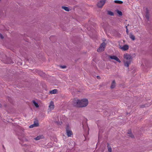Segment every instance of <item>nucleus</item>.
I'll use <instances>...</instances> for the list:
<instances>
[{
  "label": "nucleus",
  "mask_w": 152,
  "mask_h": 152,
  "mask_svg": "<svg viewBox=\"0 0 152 152\" xmlns=\"http://www.w3.org/2000/svg\"><path fill=\"white\" fill-rule=\"evenodd\" d=\"M88 104V99L86 98L81 99H74L73 101V104L75 106L79 107H83L87 106Z\"/></svg>",
  "instance_id": "1"
},
{
  "label": "nucleus",
  "mask_w": 152,
  "mask_h": 152,
  "mask_svg": "<svg viewBox=\"0 0 152 152\" xmlns=\"http://www.w3.org/2000/svg\"><path fill=\"white\" fill-rule=\"evenodd\" d=\"M132 59V56L129 54L126 53L124 55L123 62L124 66L128 67L130 64Z\"/></svg>",
  "instance_id": "2"
},
{
  "label": "nucleus",
  "mask_w": 152,
  "mask_h": 152,
  "mask_svg": "<svg viewBox=\"0 0 152 152\" xmlns=\"http://www.w3.org/2000/svg\"><path fill=\"white\" fill-rule=\"evenodd\" d=\"M0 37L1 38V39L3 38V36H2V35L1 34H0Z\"/></svg>",
  "instance_id": "23"
},
{
  "label": "nucleus",
  "mask_w": 152,
  "mask_h": 152,
  "mask_svg": "<svg viewBox=\"0 0 152 152\" xmlns=\"http://www.w3.org/2000/svg\"><path fill=\"white\" fill-rule=\"evenodd\" d=\"M54 107L55 105L54 102L52 101L50 102L48 106V113H49L53 110L54 108Z\"/></svg>",
  "instance_id": "3"
},
{
  "label": "nucleus",
  "mask_w": 152,
  "mask_h": 152,
  "mask_svg": "<svg viewBox=\"0 0 152 152\" xmlns=\"http://www.w3.org/2000/svg\"><path fill=\"white\" fill-rule=\"evenodd\" d=\"M126 32L127 34H128V33L129 32L127 28V26H126Z\"/></svg>",
  "instance_id": "22"
},
{
  "label": "nucleus",
  "mask_w": 152,
  "mask_h": 152,
  "mask_svg": "<svg viewBox=\"0 0 152 152\" xmlns=\"http://www.w3.org/2000/svg\"><path fill=\"white\" fill-rule=\"evenodd\" d=\"M105 0H101L97 4V6L99 7H102L104 4Z\"/></svg>",
  "instance_id": "5"
},
{
  "label": "nucleus",
  "mask_w": 152,
  "mask_h": 152,
  "mask_svg": "<svg viewBox=\"0 0 152 152\" xmlns=\"http://www.w3.org/2000/svg\"><path fill=\"white\" fill-rule=\"evenodd\" d=\"M1 104L0 103V107H1Z\"/></svg>",
  "instance_id": "25"
},
{
  "label": "nucleus",
  "mask_w": 152,
  "mask_h": 152,
  "mask_svg": "<svg viewBox=\"0 0 152 152\" xmlns=\"http://www.w3.org/2000/svg\"><path fill=\"white\" fill-rule=\"evenodd\" d=\"M114 2L118 4H122L123 3V2L122 1L118 0H115L114 1Z\"/></svg>",
  "instance_id": "19"
},
{
  "label": "nucleus",
  "mask_w": 152,
  "mask_h": 152,
  "mask_svg": "<svg viewBox=\"0 0 152 152\" xmlns=\"http://www.w3.org/2000/svg\"><path fill=\"white\" fill-rule=\"evenodd\" d=\"M128 136L132 138L133 137V135H132V134L131 132L128 133Z\"/></svg>",
  "instance_id": "18"
},
{
  "label": "nucleus",
  "mask_w": 152,
  "mask_h": 152,
  "mask_svg": "<svg viewBox=\"0 0 152 152\" xmlns=\"http://www.w3.org/2000/svg\"><path fill=\"white\" fill-rule=\"evenodd\" d=\"M42 138V136H38L36 137V138H34V139L36 140H39Z\"/></svg>",
  "instance_id": "17"
},
{
  "label": "nucleus",
  "mask_w": 152,
  "mask_h": 152,
  "mask_svg": "<svg viewBox=\"0 0 152 152\" xmlns=\"http://www.w3.org/2000/svg\"><path fill=\"white\" fill-rule=\"evenodd\" d=\"M33 105L36 107H39V105L38 103L36 102L35 101H33Z\"/></svg>",
  "instance_id": "12"
},
{
  "label": "nucleus",
  "mask_w": 152,
  "mask_h": 152,
  "mask_svg": "<svg viewBox=\"0 0 152 152\" xmlns=\"http://www.w3.org/2000/svg\"><path fill=\"white\" fill-rule=\"evenodd\" d=\"M105 46V44L104 43H102L99 48L97 49V51L98 52H101L104 50Z\"/></svg>",
  "instance_id": "4"
},
{
  "label": "nucleus",
  "mask_w": 152,
  "mask_h": 152,
  "mask_svg": "<svg viewBox=\"0 0 152 152\" xmlns=\"http://www.w3.org/2000/svg\"><path fill=\"white\" fill-rule=\"evenodd\" d=\"M115 11L116 12V13H117L119 15L121 16L122 15V12L121 11L117 10H116Z\"/></svg>",
  "instance_id": "11"
},
{
  "label": "nucleus",
  "mask_w": 152,
  "mask_h": 152,
  "mask_svg": "<svg viewBox=\"0 0 152 152\" xmlns=\"http://www.w3.org/2000/svg\"><path fill=\"white\" fill-rule=\"evenodd\" d=\"M24 146H25V147L27 148H28L29 147H30V145H27V144H25L24 145Z\"/></svg>",
  "instance_id": "21"
},
{
  "label": "nucleus",
  "mask_w": 152,
  "mask_h": 152,
  "mask_svg": "<svg viewBox=\"0 0 152 152\" xmlns=\"http://www.w3.org/2000/svg\"><path fill=\"white\" fill-rule=\"evenodd\" d=\"M38 125H39V124H38V122L35 123L33 124L30 125L29 126V127L30 128H33L34 127L37 126H38Z\"/></svg>",
  "instance_id": "9"
},
{
  "label": "nucleus",
  "mask_w": 152,
  "mask_h": 152,
  "mask_svg": "<svg viewBox=\"0 0 152 152\" xmlns=\"http://www.w3.org/2000/svg\"><path fill=\"white\" fill-rule=\"evenodd\" d=\"M1 0H0V1H1Z\"/></svg>",
  "instance_id": "26"
},
{
  "label": "nucleus",
  "mask_w": 152,
  "mask_h": 152,
  "mask_svg": "<svg viewBox=\"0 0 152 152\" xmlns=\"http://www.w3.org/2000/svg\"><path fill=\"white\" fill-rule=\"evenodd\" d=\"M115 86V80H113L112 83L111 88H113Z\"/></svg>",
  "instance_id": "10"
},
{
  "label": "nucleus",
  "mask_w": 152,
  "mask_h": 152,
  "mask_svg": "<svg viewBox=\"0 0 152 152\" xmlns=\"http://www.w3.org/2000/svg\"><path fill=\"white\" fill-rule=\"evenodd\" d=\"M66 133H67V135L69 137H71V136L72 134V131L70 130H66Z\"/></svg>",
  "instance_id": "8"
},
{
  "label": "nucleus",
  "mask_w": 152,
  "mask_h": 152,
  "mask_svg": "<svg viewBox=\"0 0 152 152\" xmlns=\"http://www.w3.org/2000/svg\"><path fill=\"white\" fill-rule=\"evenodd\" d=\"M119 48L122 50L125 51L128 50L129 49V46L127 45H123V46H120Z\"/></svg>",
  "instance_id": "6"
},
{
  "label": "nucleus",
  "mask_w": 152,
  "mask_h": 152,
  "mask_svg": "<svg viewBox=\"0 0 152 152\" xmlns=\"http://www.w3.org/2000/svg\"><path fill=\"white\" fill-rule=\"evenodd\" d=\"M61 67L62 68L64 69L66 68V66H62Z\"/></svg>",
  "instance_id": "24"
},
{
  "label": "nucleus",
  "mask_w": 152,
  "mask_h": 152,
  "mask_svg": "<svg viewBox=\"0 0 152 152\" xmlns=\"http://www.w3.org/2000/svg\"><path fill=\"white\" fill-rule=\"evenodd\" d=\"M107 148L108 152H112L111 146L109 144L107 145Z\"/></svg>",
  "instance_id": "15"
},
{
  "label": "nucleus",
  "mask_w": 152,
  "mask_h": 152,
  "mask_svg": "<svg viewBox=\"0 0 152 152\" xmlns=\"http://www.w3.org/2000/svg\"><path fill=\"white\" fill-rule=\"evenodd\" d=\"M129 37L132 40H134L135 39V37L132 34H130L129 35Z\"/></svg>",
  "instance_id": "16"
},
{
  "label": "nucleus",
  "mask_w": 152,
  "mask_h": 152,
  "mask_svg": "<svg viewBox=\"0 0 152 152\" xmlns=\"http://www.w3.org/2000/svg\"><path fill=\"white\" fill-rule=\"evenodd\" d=\"M109 58L112 59L114 60L119 63L121 62V61L116 56H110Z\"/></svg>",
  "instance_id": "7"
},
{
  "label": "nucleus",
  "mask_w": 152,
  "mask_h": 152,
  "mask_svg": "<svg viewBox=\"0 0 152 152\" xmlns=\"http://www.w3.org/2000/svg\"><path fill=\"white\" fill-rule=\"evenodd\" d=\"M57 91L56 89H55L50 91V93L51 94H55L56 93Z\"/></svg>",
  "instance_id": "13"
},
{
  "label": "nucleus",
  "mask_w": 152,
  "mask_h": 152,
  "mask_svg": "<svg viewBox=\"0 0 152 152\" xmlns=\"http://www.w3.org/2000/svg\"><path fill=\"white\" fill-rule=\"evenodd\" d=\"M108 14L109 15H114V13L113 12L111 11H108Z\"/></svg>",
  "instance_id": "20"
},
{
  "label": "nucleus",
  "mask_w": 152,
  "mask_h": 152,
  "mask_svg": "<svg viewBox=\"0 0 152 152\" xmlns=\"http://www.w3.org/2000/svg\"><path fill=\"white\" fill-rule=\"evenodd\" d=\"M62 8L63 9H64V10L67 11H69L70 10L67 7L62 6Z\"/></svg>",
  "instance_id": "14"
}]
</instances>
